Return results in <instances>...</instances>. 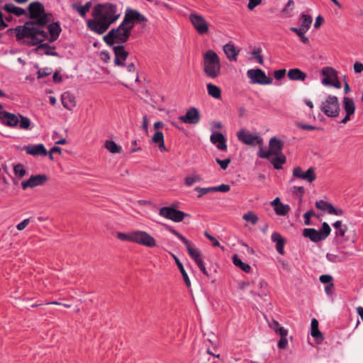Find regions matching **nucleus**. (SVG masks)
Masks as SVG:
<instances>
[{"instance_id": "1", "label": "nucleus", "mask_w": 363, "mask_h": 363, "mask_svg": "<svg viewBox=\"0 0 363 363\" xmlns=\"http://www.w3.org/2000/svg\"><path fill=\"white\" fill-rule=\"evenodd\" d=\"M30 21H26L23 26L10 28L8 33H15L16 40L26 46L32 47L42 42L47 37L45 28L50 21L52 13H46L44 6L39 1L30 3L28 7Z\"/></svg>"}, {"instance_id": "2", "label": "nucleus", "mask_w": 363, "mask_h": 363, "mask_svg": "<svg viewBox=\"0 0 363 363\" xmlns=\"http://www.w3.org/2000/svg\"><path fill=\"white\" fill-rule=\"evenodd\" d=\"M91 15L93 18L86 21V27L90 31L97 35L105 33L121 16L118 13L117 6L111 3L95 5Z\"/></svg>"}, {"instance_id": "3", "label": "nucleus", "mask_w": 363, "mask_h": 363, "mask_svg": "<svg viewBox=\"0 0 363 363\" xmlns=\"http://www.w3.org/2000/svg\"><path fill=\"white\" fill-rule=\"evenodd\" d=\"M202 67L204 74L210 79H216L220 75V57L214 50H208L203 53Z\"/></svg>"}, {"instance_id": "4", "label": "nucleus", "mask_w": 363, "mask_h": 363, "mask_svg": "<svg viewBox=\"0 0 363 363\" xmlns=\"http://www.w3.org/2000/svg\"><path fill=\"white\" fill-rule=\"evenodd\" d=\"M132 30L131 26H127L123 21L117 28H111L104 36L103 40L108 46H113L115 44L121 45L129 40Z\"/></svg>"}, {"instance_id": "5", "label": "nucleus", "mask_w": 363, "mask_h": 363, "mask_svg": "<svg viewBox=\"0 0 363 363\" xmlns=\"http://www.w3.org/2000/svg\"><path fill=\"white\" fill-rule=\"evenodd\" d=\"M0 120L3 124L11 128L19 125L21 129H30V120L21 114L16 115L6 111H0Z\"/></svg>"}, {"instance_id": "6", "label": "nucleus", "mask_w": 363, "mask_h": 363, "mask_svg": "<svg viewBox=\"0 0 363 363\" xmlns=\"http://www.w3.org/2000/svg\"><path fill=\"white\" fill-rule=\"evenodd\" d=\"M320 111L329 118H336L340 112V105L335 96L328 95L321 102Z\"/></svg>"}, {"instance_id": "7", "label": "nucleus", "mask_w": 363, "mask_h": 363, "mask_svg": "<svg viewBox=\"0 0 363 363\" xmlns=\"http://www.w3.org/2000/svg\"><path fill=\"white\" fill-rule=\"evenodd\" d=\"M163 225L169 232L177 237L185 245L189 256L195 262V263H197L203 259L200 251L198 249L194 247V245L189 240H187L184 235H182L172 227L166 224H164Z\"/></svg>"}, {"instance_id": "8", "label": "nucleus", "mask_w": 363, "mask_h": 363, "mask_svg": "<svg viewBox=\"0 0 363 363\" xmlns=\"http://www.w3.org/2000/svg\"><path fill=\"white\" fill-rule=\"evenodd\" d=\"M331 232L330 225L323 222L320 230L314 228H305L303 230V236L309 238L312 242H318L326 239Z\"/></svg>"}, {"instance_id": "9", "label": "nucleus", "mask_w": 363, "mask_h": 363, "mask_svg": "<svg viewBox=\"0 0 363 363\" xmlns=\"http://www.w3.org/2000/svg\"><path fill=\"white\" fill-rule=\"evenodd\" d=\"M284 147V142L277 137H273L270 139L269 143V150L264 151L262 147H260L257 152V156L260 158L269 159L272 154L282 153L281 150Z\"/></svg>"}, {"instance_id": "10", "label": "nucleus", "mask_w": 363, "mask_h": 363, "mask_svg": "<svg viewBox=\"0 0 363 363\" xmlns=\"http://www.w3.org/2000/svg\"><path fill=\"white\" fill-rule=\"evenodd\" d=\"M159 215L165 218L172 220L174 222H181L189 214L179 210H176L172 206L162 207L160 209Z\"/></svg>"}, {"instance_id": "11", "label": "nucleus", "mask_w": 363, "mask_h": 363, "mask_svg": "<svg viewBox=\"0 0 363 363\" xmlns=\"http://www.w3.org/2000/svg\"><path fill=\"white\" fill-rule=\"evenodd\" d=\"M294 178L305 180L308 183H312L315 180L316 174L313 167H310L304 172L301 167L297 166L292 170V177L290 179V182H292Z\"/></svg>"}, {"instance_id": "12", "label": "nucleus", "mask_w": 363, "mask_h": 363, "mask_svg": "<svg viewBox=\"0 0 363 363\" xmlns=\"http://www.w3.org/2000/svg\"><path fill=\"white\" fill-rule=\"evenodd\" d=\"M133 242L147 247H154L156 246L155 238L145 231H133Z\"/></svg>"}, {"instance_id": "13", "label": "nucleus", "mask_w": 363, "mask_h": 363, "mask_svg": "<svg viewBox=\"0 0 363 363\" xmlns=\"http://www.w3.org/2000/svg\"><path fill=\"white\" fill-rule=\"evenodd\" d=\"M247 75L252 84H270L273 81L271 77H267L264 72L261 69H249Z\"/></svg>"}, {"instance_id": "14", "label": "nucleus", "mask_w": 363, "mask_h": 363, "mask_svg": "<svg viewBox=\"0 0 363 363\" xmlns=\"http://www.w3.org/2000/svg\"><path fill=\"white\" fill-rule=\"evenodd\" d=\"M189 21L199 34L204 35L208 32V25L201 15L191 13L189 15Z\"/></svg>"}, {"instance_id": "15", "label": "nucleus", "mask_w": 363, "mask_h": 363, "mask_svg": "<svg viewBox=\"0 0 363 363\" xmlns=\"http://www.w3.org/2000/svg\"><path fill=\"white\" fill-rule=\"evenodd\" d=\"M124 23L127 26H130L131 29L134 28L135 23H141L147 21V18L141 14L139 11L134 9H128L125 11V16L123 18Z\"/></svg>"}, {"instance_id": "16", "label": "nucleus", "mask_w": 363, "mask_h": 363, "mask_svg": "<svg viewBox=\"0 0 363 363\" xmlns=\"http://www.w3.org/2000/svg\"><path fill=\"white\" fill-rule=\"evenodd\" d=\"M237 137L240 141L252 146H255L256 145H262L263 142L261 137L257 135H252L250 131L245 129L239 130L237 133Z\"/></svg>"}, {"instance_id": "17", "label": "nucleus", "mask_w": 363, "mask_h": 363, "mask_svg": "<svg viewBox=\"0 0 363 363\" xmlns=\"http://www.w3.org/2000/svg\"><path fill=\"white\" fill-rule=\"evenodd\" d=\"M62 32V28L60 27L59 22H54L52 23H48L45 28V34L47 37L42 40V42L45 40H48L49 43H53L57 40L60 33Z\"/></svg>"}, {"instance_id": "18", "label": "nucleus", "mask_w": 363, "mask_h": 363, "mask_svg": "<svg viewBox=\"0 0 363 363\" xmlns=\"http://www.w3.org/2000/svg\"><path fill=\"white\" fill-rule=\"evenodd\" d=\"M164 125V124L162 121H157L154 123V128L157 130V131L154 133L151 139V142L152 143L157 144L161 152L167 151V149L164 145V134L162 132L157 130L160 128H163Z\"/></svg>"}, {"instance_id": "19", "label": "nucleus", "mask_w": 363, "mask_h": 363, "mask_svg": "<svg viewBox=\"0 0 363 363\" xmlns=\"http://www.w3.org/2000/svg\"><path fill=\"white\" fill-rule=\"evenodd\" d=\"M114 57V65L118 67L125 66V61L129 55V52L125 50V46L121 45H113V47Z\"/></svg>"}, {"instance_id": "20", "label": "nucleus", "mask_w": 363, "mask_h": 363, "mask_svg": "<svg viewBox=\"0 0 363 363\" xmlns=\"http://www.w3.org/2000/svg\"><path fill=\"white\" fill-rule=\"evenodd\" d=\"M48 179L45 174L32 175L28 180L21 182V186L23 190L28 188H34L43 185Z\"/></svg>"}, {"instance_id": "21", "label": "nucleus", "mask_w": 363, "mask_h": 363, "mask_svg": "<svg viewBox=\"0 0 363 363\" xmlns=\"http://www.w3.org/2000/svg\"><path fill=\"white\" fill-rule=\"evenodd\" d=\"M179 120L182 123L189 124H197L201 119L199 110L195 107H191L187 110L184 116H180Z\"/></svg>"}, {"instance_id": "22", "label": "nucleus", "mask_w": 363, "mask_h": 363, "mask_svg": "<svg viewBox=\"0 0 363 363\" xmlns=\"http://www.w3.org/2000/svg\"><path fill=\"white\" fill-rule=\"evenodd\" d=\"M342 106L346 115L342 119L341 123L345 124L351 120V116L354 114L356 107L353 99L347 96L343 98Z\"/></svg>"}, {"instance_id": "23", "label": "nucleus", "mask_w": 363, "mask_h": 363, "mask_svg": "<svg viewBox=\"0 0 363 363\" xmlns=\"http://www.w3.org/2000/svg\"><path fill=\"white\" fill-rule=\"evenodd\" d=\"M315 207L318 209L325 211L330 215H335V216H342L344 211L341 208H337L333 206V205L329 202L325 201L323 200H320L315 202Z\"/></svg>"}, {"instance_id": "24", "label": "nucleus", "mask_w": 363, "mask_h": 363, "mask_svg": "<svg viewBox=\"0 0 363 363\" xmlns=\"http://www.w3.org/2000/svg\"><path fill=\"white\" fill-rule=\"evenodd\" d=\"M211 142L220 150H226L227 144L225 136L220 132L213 133L210 137Z\"/></svg>"}, {"instance_id": "25", "label": "nucleus", "mask_w": 363, "mask_h": 363, "mask_svg": "<svg viewBox=\"0 0 363 363\" xmlns=\"http://www.w3.org/2000/svg\"><path fill=\"white\" fill-rule=\"evenodd\" d=\"M23 150L28 155L33 156L43 155L48 154L47 150L43 144L28 145L23 147Z\"/></svg>"}, {"instance_id": "26", "label": "nucleus", "mask_w": 363, "mask_h": 363, "mask_svg": "<svg viewBox=\"0 0 363 363\" xmlns=\"http://www.w3.org/2000/svg\"><path fill=\"white\" fill-rule=\"evenodd\" d=\"M321 73L324 76V78L322 79V84L324 85H330L337 76V71L331 67H324Z\"/></svg>"}, {"instance_id": "27", "label": "nucleus", "mask_w": 363, "mask_h": 363, "mask_svg": "<svg viewBox=\"0 0 363 363\" xmlns=\"http://www.w3.org/2000/svg\"><path fill=\"white\" fill-rule=\"evenodd\" d=\"M223 50L228 60L235 62L238 60V56L240 53V50H237L233 43H228L225 44L223 46Z\"/></svg>"}, {"instance_id": "28", "label": "nucleus", "mask_w": 363, "mask_h": 363, "mask_svg": "<svg viewBox=\"0 0 363 363\" xmlns=\"http://www.w3.org/2000/svg\"><path fill=\"white\" fill-rule=\"evenodd\" d=\"M61 101L63 106L67 110L72 111L76 106L75 97L69 91L62 94Z\"/></svg>"}, {"instance_id": "29", "label": "nucleus", "mask_w": 363, "mask_h": 363, "mask_svg": "<svg viewBox=\"0 0 363 363\" xmlns=\"http://www.w3.org/2000/svg\"><path fill=\"white\" fill-rule=\"evenodd\" d=\"M352 253L345 251H340L337 254L328 253L326 258L331 262H341L345 261Z\"/></svg>"}, {"instance_id": "30", "label": "nucleus", "mask_w": 363, "mask_h": 363, "mask_svg": "<svg viewBox=\"0 0 363 363\" xmlns=\"http://www.w3.org/2000/svg\"><path fill=\"white\" fill-rule=\"evenodd\" d=\"M272 241L276 243V250L279 254L283 255L284 254L285 240L281 234L277 232H274L272 234Z\"/></svg>"}, {"instance_id": "31", "label": "nucleus", "mask_w": 363, "mask_h": 363, "mask_svg": "<svg viewBox=\"0 0 363 363\" xmlns=\"http://www.w3.org/2000/svg\"><path fill=\"white\" fill-rule=\"evenodd\" d=\"M272 155H274V157H272L270 156L268 160L273 164L274 168L275 169H282V165L286 162V156L283 153L272 154Z\"/></svg>"}, {"instance_id": "32", "label": "nucleus", "mask_w": 363, "mask_h": 363, "mask_svg": "<svg viewBox=\"0 0 363 363\" xmlns=\"http://www.w3.org/2000/svg\"><path fill=\"white\" fill-rule=\"evenodd\" d=\"M287 76L289 78V79L292 80V81H302L303 82L307 77V74L298 68H294V69H289L287 73Z\"/></svg>"}, {"instance_id": "33", "label": "nucleus", "mask_w": 363, "mask_h": 363, "mask_svg": "<svg viewBox=\"0 0 363 363\" xmlns=\"http://www.w3.org/2000/svg\"><path fill=\"white\" fill-rule=\"evenodd\" d=\"M35 46V49L34 50L35 52H39L40 50H44V54L46 55L50 56H58V53L55 51H51L52 49H55L54 46L50 45L48 43H43V42L37 44Z\"/></svg>"}, {"instance_id": "34", "label": "nucleus", "mask_w": 363, "mask_h": 363, "mask_svg": "<svg viewBox=\"0 0 363 363\" xmlns=\"http://www.w3.org/2000/svg\"><path fill=\"white\" fill-rule=\"evenodd\" d=\"M171 255H172V257H173V259H174V261H175V262L182 275V277H183V279H184V281L186 286L188 288H190L191 287V281H190V279L189 278V276H188L186 272L185 271V269L184 268L182 263L179 261V259L175 255H174V254H171Z\"/></svg>"}, {"instance_id": "35", "label": "nucleus", "mask_w": 363, "mask_h": 363, "mask_svg": "<svg viewBox=\"0 0 363 363\" xmlns=\"http://www.w3.org/2000/svg\"><path fill=\"white\" fill-rule=\"evenodd\" d=\"M311 334L312 337L316 340H323V336L321 332L318 330V321L315 318H313L311 320Z\"/></svg>"}, {"instance_id": "36", "label": "nucleus", "mask_w": 363, "mask_h": 363, "mask_svg": "<svg viewBox=\"0 0 363 363\" xmlns=\"http://www.w3.org/2000/svg\"><path fill=\"white\" fill-rule=\"evenodd\" d=\"M4 9L9 13L15 14L16 16H21L26 14V11L20 7H17L13 4H7L4 6Z\"/></svg>"}, {"instance_id": "37", "label": "nucleus", "mask_w": 363, "mask_h": 363, "mask_svg": "<svg viewBox=\"0 0 363 363\" xmlns=\"http://www.w3.org/2000/svg\"><path fill=\"white\" fill-rule=\"evenodd\" d=\"M313 19L310 15L303 13L301 16L299 23L300 29L308 30L311 28Z\"/></svg>"}, {"instance_id": "38", "label": "nucleus", "mask_w": 363, "mask_h": 363, "mask_svg": "<svg viewBox=\"0 0 363 363\" xmlns=\"http://www.w3.org/2000/svg\"><path fill=\"white\" fill-rule=\"evenodd\" d=\"M206 89L208 95L216 99H220L221 90L218 86L209 83L206 85Z\"/></svg>"}, {"instance_id": "39", "label": "nucleus", "mask_w": 363, "mask_h": 363, "mask_svg": "<svg viewBox=\"0 0 363 363\" xmlns=\"http://www.w3.org/2000/svg\"><path fill=\"white\" fill-rule=\"evenodd\" d=\"M233 262L245 272L248 273L251 270V267L247 263L243 262L237 255L233 256Z\"/></svg>"}, {"instance_id": "40", "label": "nucleus", "mask_w": 363, "mask_h": 363, "mask_svg": "<svg viewBox=\"0 0 363 363\" xmlns=\"http://www.w3.org/2000/svg\"><path fill=\"white\" fill-rule=\"evenodd\" d=\"M91 6V3L90 1L86 2L85 5L80 6L78 4H73L72 7L78 11L79 15L82 17H84L86 14V13L89 11L90 7Z\"/></svg>"}, {"instance_id": "41", "label": "nucleus", "mask_w": 363, "mask_h": 363, "mask_svg": "<svg viewBox=\"0 0 363 363\" xmlns=\"http://www.w3.org/2000/svg\"><path fill=\"white\" fill-rule=\"evenodd\" d=\"M105 147L111 153H120L122 151L121 147L113 140H107L105 143Z\"/></svg>"}, {"instance_id": "42", "label": "nucleus", "mask_w": 363, "mask_h": 363, "mask_svg": "<svg viewBox=\"0 0 363 363\" xmlns=\"http://www.w3.org/2000/svg\"><path fill=\"white\" fill-rule=\"evenodd\" d=\"M290 30L295 33L299 38H300V40L303 43H305V44H308L309 43V40L308 38L305 35V33L308 31L306 30H303V29H300V28H295V27H291L290 28Z\"/></svg>"}, {"instance_id": "43", "label": "nucleus", "mask_w": 363, "mask_h": 363, "mask_svg": "<svg viewBox=\"0 0 363 363\" xmlns=\"http://www.w3.org/2000/svg\"><path fill=\"white\" fill-rule=\"evenodd\" d=\"M290 209L289 205L281 203L274 208V211L277 216H286L290 211Z\"/></svg>"}, {"instance_id": "44", "label": "nucleus", "mask_w": 363, "mask_h": 363, "mask_svg": "<svg viewBox=\"0 0 363 363\" xmlns=\"http://www.w3.org/2000/svg\"><path fill=\"white\" fill-rule=\"evenodd\" d=\"M242 219L247 222L251 223L252 225H255L258 220V216L253 211H248L242 216Z\"/></svg>"}, {"instance_id": "45", "label": "nucleus", "mask_w": 363, "mask_h": 363, "mask_svg": "<svg viewBox=\"0 0 363 363\" xmlns=\"http://www.w3.org/2000/svg\"><path fill=\"white\" fill-rule=\"evenodd\" d=\"M13 172L16 177L21 179L26 174V170L22 164H17L13 167Z\"/></svg>"}, {"instance_id": "46", "label": "nucleus", "mask_w": 363, "mask_h": 363, "mask_svg": "<svg viewBox=\"0 0 363 363\" xmlns=\"http://www.w3.org/2000/svg\"><path fill=\"white\" fill-rule=\"evenodd\" d=\"M116 237L121 241H128L133 242V231L129 233H124L118 232L116 234Z\"/></svg>"}, {"instance_id": "47", "label": "nucleus", "mask_w": 363, "mask_h": 363, "mask_svg": "<svg viewBox=\"0 0 363 363\" xmlns=\"http://www.w3.org/2000/svg\"><path fill=\"white\" fill-rule=\"evenodd\" d=\"M304 192H305V189L303 186H295L292 188V193L294 194H296V196H298L300 201H302Z\"/></svg>"}, {"instance_id": "48", "label": "nucleus", "mask_w": 363, "mask_h": 363, "mask_svg": "<svg viewBox=\"0 0 363 363\" xmlns=\"http://www.w3.org/2000/svg\"><path fill=\"white\" fill-rule=\"evenodd\" d=\"M216 162H217V164H218L220 167V168L223 169V170H225L229 164L231 162V160L230 158H226L225 160H220L219 158H216Z\"/></svg>"}, {"instance_id": "49", "label": "nucleus", "mask_w": 363, "mask_h": 363, "mask_svg": "<svg viewBox=\"0 0 363 363\" xmlns=\"http://www.w3.org/2000/svg\"><path fill=\"white\" fill-rule=\"evenodd\" d=\"M201 181V177L199 176H194V177H186L185 178V184L190 186L193 185L196 182Z\"/></svg>"}, {"instance_id": "50", "label": "nucleus", "mask_w": 363, "mask_h": 363, "mask_svg": "<svg viewBox=\"0 0 363 363\" xmlns=\"http://www.w3.org/2000/svg\"><path fill=\"white\" fill-rule=\"evenodd\" d=\"M261 52H262V50H261V49L259 48V49L255 50L252 52V57L257 60L259 64L262 65L264 61H263V57H262Z\"/></svg>"}, {"instance_id": "51", "label": "nucleus", "mask_w": 363, "mask_h": 363, "mask_svg": "<svg viewBox=\"0 0 363 363\" xmlns=\"http://www.w3.org/2000/svg\"><path fill=\"white\" fill-rule=\"evenodd\" d=\"M51 73H52V70L50 68H48V67L43 68V69L38 70V78L40 79V78H43V77L49 76L50 74H51Z\"/></svg>"}, {"instance_id": "52", "label": "nucleus", "mask_w": 363, "mask_h": 363, "mask_svg": "<svg viewBox=\"0 0 363 363\" xmlns=\"http://www.w3.org/2000/svg\"><path fill=\"white\" fill-rule=\"evenodd\" d=\"M195 191L199 192L198 197H201L203 195L208 194L209 192H214L213 187H208V188L196 187V188H195Z\"/></svg>"}, {"instance_id": "53", "label": "nucleus", "mask_w": 363, "mask_h": 363, "mask_svg": "<svg viewBox=\"0 0 363 363\" xmlns=\"http://www.w3.org/2000/svg\"><path fill=\"white\" fill-rule=\"evenodd\" d=\"M296 125H297V127L300 128L301 129L306 130H315L319 129V128H318L316 126H314L312 125L303 124L301 123H297Z\"/></svg>"}, {"instance_id": "54", "label": "nucleus", "mask_w": 363, "mask_h": 363, "mask_svg": "<svg viewBox=\"0 0 363 363\" xmlns=\"http://www.w3.org/2000/svg\"><path fill=\"white\" fill-rule=\"evenodd\" d=\"M230 189V186L228 184H221L218 186H213V191L220 192H228Z\"/></svg>"}, {"instance_id": "55", "label": "nucleus", "mask_w": 363, "mask_h": 363, "mask_svg": "<svg viewBox=\"0 0 363 363\" xmlns=\"http://www.w3.org/2000/svg\"><path fill=\"white\" fill-rule=\"evenodd\" d=\"M315 214V212L313 211V210H310V211H308L307 212H306L304 213V218H305V220H304V224L306 225H308L311 224V216H314Z\"/></svg>"}, {"instance_id": "56", "label": "nucleus", "mask_w": 363, "mask_h": 363, "mask_svg": "<svg viewBox=\"0 0 363 363\" xmlns=\"http://www.w3.org/2000/svg\"><path fill=\"white\" fill-rule=\"evenodd\" d=\"M204 235L212 242V245L213 247H220V242L218 241V240H216L213 236L211 235L207 231H205Z\"/></svg>"}, {"instance_id": "57", "label": "nucleus", "mask_w": 363, "mask_h": 363, "mask_svg": "<svg viewBox=\"0 0 363 363\" xmlns=\"http://www.w3.org/2000/svg\"><path fill=\"white\" fill-rule=\"evenodd\" d=\"M285 74H286V69H279V70H276L274 72V78L276 79H277V80H280L282 78H284Z\"/></svg>"}, {"instance_id": "58", "label": "nucleus", "mask_w": 363, "mask_h": 363, "mask_svg": "<svg viewBox=\"0 0 363 363\" xmlns=\"http://www.w3.org/2000/svg\"><path fill=\"white\" fill-rule=\"evenodd\" d=\"M287 345L288 340L286 336H281L277 345L279 349H285L287 347Z\"/></svg>"}, {"instance_id": "59", "label": "nucleus", "mask_w": 363, "mask_h": 363, "mask_svg": "<svg viewBox=\"0 0 363 363\" xmlns=\"http://www.w3.org/2000/svg\"><path fill=\"white\" fill-rule=\"evenodd\" d=\"M262 4V0H249L247 9L250 11L253 10L256 6Z\"/></svg>"}, {"instance_id": "60", "label": "nucleus", "mask_w": 363, "mask_h": 363, "mask_svg": "<svg viewBox=\"0 0 363 363\" xmlns=\"http://www.w3.org/2000/svg\"><path fill=\"white\" fill-rule=\"evenodd\" d=\"M319 279L323 284H330L332 283L333 277L329 274H323L320 277Z\"/></svg>"}, {"instance_id": "61", "label": "nucleus", "mask_w": 363, "mask_h": 363, "mask_svg": "<svg viewBox=\"0 0 363 363\" xmlns=\"http://www.w3.org/2000/svg\"><path fill=\"white\" fill-rule=\"evenodd\" d=\"M29 223H30L29 218L24 219L23 221H21V223H19L17 225L16 228L18 230H23L27 227V225L29 224Z\"/></svg>"}, {"instance_id": "62", "label": "nucleus", "mask_w": 363, "mask_h": 363, "mask_svg": "<svg viewBox=\"0 0 363 363\" xmlns=\"http://www.w3.org/2000/svg\"><path fill=\"white\" fill-rule=\"evenodd\" d=\"M347 230V227L344 225L342 228L335 232V237H344Z\"/></svg>"}, {"instance_id": "63", "label": "nucleus", "mask_w": 363, "mask_h": 363, "mask_svg": "<svg viewBox=\"0 0 363 363\" xmlns=\"http://www.w3.org/2000/svg\"><path fill=\"white\" fill-rule=\"evenodd\" d=\"M197 264V266L199 267V268L200 269V270L207 277L209 276L207 270H206V268L205 267V264H204V262L203 260H201L199 261V262L196 263Z\"/></svg>"}, {"instance_id": "64", "label": "nucleus", "mask_w": 363, "mask_h": 363, "mask_svg": "<svg viewBox=\"0 0 363 363\" xmlns=\"http://www.w3.org/2000/svg\"><path fill=\"white\" fill-rule=\"evenodd\" d=\"M354 69L356 73H361L363 72V64L359 62H356L354 64Z\"/></svg>"}]
</instances>
